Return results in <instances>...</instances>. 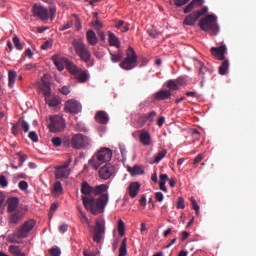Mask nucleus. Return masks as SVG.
Wrapping results in <instances>:
<instances>
[{"instance_id": "1", "label": "nucleus", "mask_w": 256, "mask_h": 256, "mask_svg": "<svg viewBox=\"0 0 256 256\" xmlns=\"http://www.w3.org/2000/svg\"><path fill=\"white\" fill-rule=\"evenodd\" d=\"M109 186L107 184H100L95 186L93 191L94 196H99L97 198L82 195V203L83 207L90 212L92 215L97 216L104 212V209L108 205L109 194L108 192Z\"/></svg>"}, {"instance_id": "2", "label": "nucleus", "mask_w": 256, "mask_h": 256, "mask_svg": "<svg viewBox=\"0 0 256 256\" xmlns=\"http://www.w3.org/2000/svg\"><path fill=\"white\" fill-rule=\"evenodd\" d=\"M113 157V152L109 148H101V150L97 151L90 160H88V165L92 167V169L97 170L103 164L111 161Z\"/></svg>"}, {"instance_id": "3", "label": "nucleus", "mask_w": 256, "mask_h": 256, "mask_svg": "<svg viewBox=\"0 0 256 256\" xmlns=\"http://www.w3.org/2000/svg\"><path fill=\"white\" fill-rule=\"evenodd\" d=\"M198 27L202 31L211 34V36H216L219 33V26L215 15H205L204 18L198 21Z\"/></svg>"}, {"instance_id": "4", "label": "nucleus", "mask_w": 256, "mask_h": 256, "mask_svg": "<svg viewBox=\"0 0 256 256\" xmlns=\"http://www.w3.org/2000/svg\"><path fill=\"white\" fill-rule=\"evenodd\" d=\"M73 48L74 52L80 57L83 63H87V67L94 66V62L90 61L91 54L89 48H87L82 39L73 40Z\"/></svg>"}, {"instance_id": "5", "label": "nucleus", "mask_w": 256, "mask_h": 256, "mask_svg": "<svg viewBox=\"0 0 256 256\" xmlns=\"http://www.w3.org/2000/svg\"><path fill=\"white\" fill-rule=\"evenodd\" d=\"M66 69H68L69 73H71V75L78 80V83H85L87 80H89V74H87V71L76 66L71 61L66 60Z\"/></svg>"}, {"instance_id": "6", "label": "nucleus", "mask_w": 256, "mask_h": 256, "mask_svg": "<svg viewBox=\"0 0 256 256\" xmlns=\"http://www.w3.org/2000/svg\"><path fill=\"white\" fill-rule=\"evenodd\" d=\"M41 83L43 86H41V91L43 92V96H45V102L48 104L50 107H57L60 104L59 99L56 97L50 98V82L47 80V75L41 77Z\"/></svg>"}, {"instance_id": "7", "label": "nucleus", "mask_w": 256, "mask_h": 256, "mask_svg": "<svg viewBox=\"0 0 256 256\" xmlns=\"http://www.w3.org/2000/svg\"><path fill=\"white\" fill-rule=\"evenodd\" d=\"M137 64V54L134 51V48L129 47L127 49V56L123 59L122 63H120V68L125 71H131L132 69L136 68Z\"/></svg>"}, {"instance_id": "8", "label": "nucleus", "mask_w": 256, "mask_h": 256, "mask_svg": "<svg viewBox=\"0 0 256 256\" xmlns=\"http://www.w3.org/2000/svg\"><path fill=\"white\" fill-rule=\"evenodd\" d=\"M90 139L83 134H74L71 138V147L76 150L86 149L90 146Z\"/></svg>"}, {"instance_id": "9", "label": "nucleus", "mask_w": 256, "mask_h": 256, "mask_svg": "<svg viewBox=\"0 0 256 256\" xmlns=\"http://www.w3.org/2000/svg\"><path fill=\"white\" fill-rule=\"evenodd\" d=\"M48 128L50 129V132L61 133L66 128V123L61 116H51Z\"/></svg>"}, {"instance_id": "10", "label": "nucleus", "mask_w": 256, "mask_h": 256, "mask_svg": "<svg viewBox=\"0 0 256 256\" xmlns=\"http://www.w3.org/2000/svg\"><path fill=\"white\" fill-rule=\"evenodd\" d=\"M33 17L40 19L41 21H49V9L41 6V4H33Z\"/></svg>"}, {"instance_id": "11", "label": "nucleus", "mask_w": 256, "mask_h": 256, "mask_svg": "<svg viewBox=\"0 0 256 256\" xmlns=\"http://www.w3.org/2000/svg\"><path fill=\"white\" fill-rule=\"evenodd\" d=\"M69 165H71V160L64 162V164L55 167V179H68L70 170Z\"/></svg>"}, {"instance_id": "12", "label": "nucleus", "mask_w": 256, "mask_h": 256, "mask_svg": "<svg viewBox=\"0 0 256 256\" xmlns=\"http://www.w3.org/2000/svg\"><path fill=\"white\" fill-rule=\"evenodd\" d=\"M64 108L66 112L71 114H78L82 111V105L75 100H68Z\"/></svg>"}, {"instance_id": "13", "label": "nucleus", "mask_w": 256, "mask_h": 256, "mask_svg": "<svg viewBox=\"0 0 256 256\" xmlns=\"http://www.w3.org/2000/svg\"><path fill=\"white\" fill-rule=\"evenodd\" d=\"M104 224L97 221L95 222V228H94V237L93 240L95 243L99 244L103 240V235H104Z\"/></svg>"}, {"instance_id": "14", "label": "nucleus", "mask_w": 256, "mask_h": 256, "mask_svg": "<svg viewBox=\"0 0 256 256\" xmlns=\"http://www.w3.org/2000/svg\"><path fill=\"white\" fill-rule=\"evenodd\" d=\"M212 56L216 57L219 61H226L225 54H226V46L221 45L219 47H212L211 48Z\"/></svg>"}, {"instance_id": "15", "label": "nucleus", "mask_w": 256, "mask_h": 256, "mask_svg": "<svg viewBox=\"0 0 256 256\" xmlns=\"http://www.w3.org/2000/svg\"><path fill=\"white\" fill-rule=\"evenodd\" d=\"M35 228V220H27L22 224V227L19 229V233L21 234L22 237H27L29 232L33 231Z\"/></svg>"}, {"instance_id": "16", "label": "nucleus", "mask_w": 256, "mask_h": 256, "mask_svg": "<svg viewBox=\"0 0 256 256\" xmlns=\"http://www.w3.org/2000/svg\"><path fill=\"white\" fill-rule=\"evenodd\" d=\"M113 170V166H111L110 164H106L102 166L99 170V177L102 180H108L113 175Z\"/></svg>"}, {"instance_id": "17", "label": "nucleus", "mask_w": 256, "mask_h": 256, "mask_svg": "<svg viewBox=\"0 0 256 256\" xmlns=\"http://www.w3.org/2000/svg\"><path fill=\"white\" fill-rule=\"evenodd\" d=\"M24 218V213L21 210L13 212L8 218V222L13 225L19 224Z\"/></svg>"}, {"instance_id": "18", "label": "nucleus", "mask_w": 256, "mask_h": 256, "mask_svg": "<svg viewBox=\"0 0 256 256\" xmlns=\"http://www.w3.org/2000/svg\"><path fill=\"white\" fill-rule=\"evenodd\" d=\"M139 141L144 146H150L151 144V135L150 132L142 130L139 134Z\"/></svg>"}, {"instance_id": "19", "label": "nucleus", "mask_w": 256, "mask_h": 256, "mask_svg": "<svg viewBox=\"0 0 256 256\" xmlns=\"http://www.w3.org/2000/svg\"><path fill=\"white\" fill-rule=\"evenodd\" d=\"M6 204L8 205L6 210L10 213H14L15 209H17V207L19 206V198L17 197L8 198V200L6 201Z\"/></svg>"}, {"instance_id": "20", "label": "nucleus", "mask_w": 256, "mask_h": 256, "mask_svg": "<svg viewBox=\"0 0 256 256\" xmlns=\"http://www.w3.org/2000/svg\"><path fill=\"white\" fill-rule=\"evenodd\" d=\"M52 61H54L55 67H57V70L62 71L64 70V65L66 66V61H69L68 59L61 58L58 55L52 56Z\"/></svg>"}, {"instance_id": "21", "label": "nucleus", "mask_w": 256, "mask_h": 256, "mask_svg": "<svg viewBox=\"0 0 256 256\" xmlns=\"http://www.w3.org/2000/svg\"><path fill=\"white\" fill-rule=\"evenodd\" d=\"M199 18V14H189L186 17H184V25L193 27L195 26V23H197Z\"/></svg>"}, {"instance_id": "22", "label": "nucleus", "mask_w": 256, "mask_h": 256, "mask_svg": "<svg viewBox=\"0 0 256 256\" xmlns=\"http://www.w3.org/2000/svg\"><path fill=\"white\" fill-rule=\"evenodd\" d=\"M141 188V184L139 182H132L129 185V196L130 198H136L137 193H139V189Z\"/></svg>"}, {"instance_id": "23", "label": "nucleus", "mask_w": 256, "mask_h": 256, "mask_svg": "<svg viewBox=\"0 0 256 256\" xmlns=\"http://www.w3.org/2000/svg\"><path fill=\"white\" fill-rule=\"evenodd\" d=\"M95 120L101 123V125H106L109 122L108 114L104 111H99L95 114Z\"/></svg>"}, {"instance_id": "24", "label": "nucleus", "mask_w": 256, "mask_h": 256, "mask_svg": "<svg viewBox=\"0 0 256 256\" xmlns=\"http://www.w3.org/2000/svg\"><path fill=\"white\" fill-rule=\"evenodd\" d=\"M194 61H197L198 63V76L202 78V80L205 79V73L209 72V69L205 67L204 63L199 61L197 58H193Z\"/></svg>"}, {"instance_id": "25", "label": "nucleus", "mask_w": 256, "mask_h": 256, "mask_svg": "<svg viewBox=\"0 0 256 256\" xmlns=\"http://www.w3.org/2000/svg\"><path fill=\"white\" fill-rule=\"evenodd\" d=\"M172 96L171 90H162L160 92H156L155 98L156 100H167L170 99Z\"/></svg>"}, {"instance_id": "26", "label": "nucleus", "mask_w": 256, "mask_h": 256, "mask_svg": "<svg viewBox=\"0 0 256 256\" xmlns=\"http://www.w3.org/2000/svg\"><path fill=\"white\" fill-rule=\"evenodd\" d=\"M8 252H10L12 256H26V254L22 252L21 248L17 245H10L8 247Z\"/></svg>"}, {"instance_id": "27", "label": "nucleus", "mask_w": 256, "mask_h": 256, "mask_svg": "<svg viewBox=\"0 0 256 256\" xmlns=\"http://www.w3.org/2000/svg\"><path fill=\"white\" fill-rule=\"evenodd\" d=\"M108 42L109 46L115 47V48H120V40H118L117 36L111 32H108Z\"/></svg>"}, {"instance_id": "28", "label": "nucleus", "mask_w": 256, "mask_h": 256, "mask_svg": "<svg viewBox=\"0 0 256 256\" xmlns=\"http://www.w3.org/2000/svg\"><path fill=\"white\" fill-rule=\"evenodd\" d=\"M94 190H95V187L90 186L89 183L85 181L82 182L81 192L83 196H89L90 194H93Z\"/></svg>"}, {"instance_id": "29", "label": "nucleus", "mask_w": 256, "mask_h": 256, "mask_svg": "<svg viewBox=\"0 0 256 256\" xmlns=\"http://www.w3.org/2000/svg\"><path fill=\"white\" fill-rule=\"evenodd\" d=\"M52 195H54L55 198L60 197L62 195V184L61 182L57 181L52 186Z\"/></svg>"}, {"instance_id": "30", "label": "nucleus", "mask_w": 256, "mask_h": 256, "mask_svg": "<svg viewBox=\"0 0 256 256\" xmlns=\"http://www.w3.org/2000/svg\"><path fill=\"white\" fill-rule=\"evenodd\" d=\"M127 171H129L130 175L137 176V175H143L144 170L143 167L136 165L134 167H127Z\"/></svg>"}, {"instance_id": "31", "label": "nucleus", "mask_w": 256, "mask_h": 256, "mask_svg": "<svg viewBox=\"0 0 256 256\" xmlns=\"http://www.w3.org/2000/svg\"><path fill=\"white\" fill-rule=\"evenodd\" d=\"M87 41H88V44H90L92 46H96L97 37H96V33L93 30H88V32H87Z\"/></svg>"}, {"instance_id": "32", "label": "nucleus", "mask_w": 256, "mask_h": 256, "mask_svg": "<svg viewBox=\"0 0 256 256\" xmlns=\"http://www.w3.org/2000/svg\"><path fill=\"white\" fill-rule=\"evenodd\" d=\"M155 117H157V112H155V111H151L150 113H148V114H142V116H141V120H142V122H146V121H148V122H153L154 121V119H155Z\"/></svg>"}, {"instance_id": "33", "label": "nucleus", "mask_w": 256, "mask_h": 256, "mask_svg": "<svg viewBox=\"0 0 256 256\" xmlns=\"http://www.w3.org/2000/svg\"><path fill=\"white\" fill-rule=\"evenodd\" d=\"M167 180H169V176L167 174H160V182H158V185L160 186V190L165 193H167V187H165Z\"/></svg>"}, {"instance_id": "34", "label": "nucleus", "mask_w": 256, "mask_h": 256, "mask_svg": "<svg viewBox=\"0 0 256 256\" xmlns=\"http://www.w3.org/2000/svg\"><path fill=\"white\" fill-rule=\"evenodd\" d=\"M229 67L230 63L228 62V60H223V62L219 66V75L225 76L228 73Z\"/></svg>"}, {"instance_id": "35", "label": "nucleus", "mask_w": 256, "mask_h": 256, "mask_svg": "<svg viewBox=\"0 0 256 256\" xmlns=\"http://www.w3.org/2000/svg\"><path fill=\"white\" fill-rule=\"evenodd\" d=\"M27 236H21V233L19 234H10L8 235V242L10 243H19V239H24Z\"/></svg>"}, {"instance_id": "36", "label": "nucleus", "mask_w": 256, "mask_h": 256, "mask_svg": "<svg viewBox=\"0 0 256 256\" xmlns=\"http://www.w3.org/2000/svg\"><path fill=\"white\" fill-rule=\"evenodd\" d=\"M15 77H17V72L10 70L8 72V87H14Z\"/></svg>"}, {"instance_id": "37", "label": "nucleus", "mask_w": 256, "mask_h": 256, "mask_svg": "<svg viewBox=\"0 0 256 256\" xmlns=\"http://www.w3.org/2000/svg\"><path fill=\"white\" fill-rule=\"evenodd\" d=\"M167 88H169L168 91H171V92L178 91L179 90L178 80L167 81Z\"/></svg>"}, {"instance_id": "38", "label": "nucleus", "mask_w": 256, "mask_h": 256, "mask_svg": "<svg viewBox=\"0 0 256 256\" xmlns=\"http://www.w3.org/2000/svg\"><path fill=\"white\" fill-rule=\"evenodd\" d=\"M110 56H111V62L118 63V62L122 61L123 52L118 50V52L116 54L110 53Z\"/></svg>"}, {"instance_id": "39", "label": "nucleus", "mask_w": 256, "mask_h": 256, "mask_svg": "<svg viewBox=\"0 0 256 256\" xmlns=\"http://www.w3.org/2000/svg\"><path fill=\"white\" fill-rule=\"evenodd\" d=\"M127 255V238H123L122 244L120 245L118 256H126Z\"/></svg>"}, {"instance_id": "40", "label": "nucleus", "mask_w": 256, "mask_h": 256, "mask_svg": "<svg viewBox=\"0 0 256 256\" xmlns=\"http://www.w3.org/2000/svg\"><path fill=\"white\" fill-rule=\"evenodd\" d=\"M165 155H167V150L166 149H164L162 151H159L154 156L155 160H153V163H155V164L160 163V161H162V159H164Z\"/></svg>"}, {"instance_id": "41", "label": "nucleus", "mask_w": 256, "mask_h": 256, "mask_svg": "<svg viewBox=\"0 0 256 256\" xmlns=\"http://www.w3.org/2000/svg\"><path fill=\"white\" fill-rule=\"evenodd\" d=\"M50 256H61V249L57 246L48 249Z\"/></svg>"}, {"instance_id": "42", "label": "nucleus", "mask_w": 256, "mask_h": 256, "mask_svg": "<svg viewBox=\"0 0 256 256\" xmlns=\"http://www.w3.org/2000/svg\"><path fill=\"white\" fill-rule=\"evenodd\" d=\"M191 201V208L199 215L200 206L197 204V200L194 197L190 198Z\"/></svg>"}, {"instance_id": "43", "label": "nucleus", "mask_w": 256, "mask_h": 256, "mask_svg": "<svg viewBox=\"0 0 256 256\" xmlns=\"http://www.w3.org/2000/svg\"><path fill=\"white\" fill-rule=\"evenodd\" d=\"M125 233V224L122 220H118V235L122 236Z\"/></svg>"}, {"instance_id": "44", "label": "nucleus", "mask_w": 256, "mask_h": 256, "mask_svg": "<svg viewBox=\"0 0 256 256\" xmlns=\"http://www.w3.org/2000/svg\"><path fill=\"white\" fill-rule=\"evenodd\" d=\"M17 124H19V127L22 128V130H24V133L29 131V124L26 121L20 119Z\"/></svg>"}, {"instance_id": "45", "label": "nucleus", "mask_w": 256, "mask_h": 256, "mask_svg": "<svg viewBox=\"0 0 256 256\" xmlns=\"http://www.w3.org/2000/svg\"><path fill=\"white\" fill-rule=\"evenodd\" d=\"M13 45L15 46V48L19 51H22L23 47H22V44H21V40H19L18 37H13Z\"/></svg>"}, {"instance_id": "46", "label": "nucleus", "mask_w": 256, "mask_h": 256, "mask_svg": "<svg viewBox=\"0 0 256 256\" xmlns=\"http://www.w3.org/2000/svg\"><path fill=\"white\" fill-rule=\"evenodd\" d=\"M177 209L179 210L185 209V199L183 197L177 198Z\"/></svg>"}, {"instance_id": "47", "label": "nucleus", "mask_w": 256, "mask_h": 256, "mask_svg": "<svg viewBox=\"0 0 256 256\" xmlns=\"http://www.w3.org/2000/svg\"><path fill=\"white\" fill-rule=\"evenodd\" d=\"M56 11H57V8L55 7L54 4L50 5V7H48V14L50 13V18H52V20L55 18Z\"/></svg>"}, {"instance_id": "48", "label": "nucleus", "mask_w": 256, "mask_h": 256, "mask_svg": "<svg viewBox=\"0 0 256 256\" xmlns=\"http://www.w3.org/2000/svg\"><path fill=\"white\" fill-rule=\"evenodd\" d=\"M72 27H73V21H68V23H66L65 25L60 26L59 31L60 32L66 31Z\"/></svg>"}, {"instance_id": "49", "label": "nucleus", "mask_w": 256, "mask_h": 256, "mask_svg": "<svg viewBox=\"0 0 256 256\" xmlns=\"http://www.w3.org/2000/svg\"><path fill=\"white\" fill-rule=\"evenodd\" d=\"M80 221H82V224H90L89 218L82 211H80Z\"/></svg>"}, {"instance_id": "50", "label": "nucleus", "mask_w": 256, "mask_h": 256, "mask_svg": "<svg viewBox=\"0 0 256 256\" xmlns=\"http://www.w3.org/2000/svg\"><path fill=\"white\" fill-rule=\"evenodd\" d=\"M196 4L197 3L190 2V4L186 5V7H184V13H186V14L190 13L195 8Z\"/></svg>"}, {"instance_id": "51", "label": "nucleus", "mask_w": 256, "mask_h": 256, "mask_svg": "<svg viewBox=\"0 0 256 256\" xmlns=\"http://www.w3.org/2000/svg\"><path fill=\"white\" fill-rule=\"evenodd\" d=\"M17 156H19V167H22L24 162H26L27 156L25 154H21V152L17 153Z\"/></svg>"}, {"instance_id": "52", "label": "nucleus", "mask_w": 256, "mask_h": 256, "mask_svg": "<svg viewBox=\"0 0 256 256\" xmlns=\"http://www.w3.org/2000/svg\"><path fill=\"white\" fill-rule=\"evenodd\" d=\"M52 144L54 145V147H61V145H62L61 138H59V137L52 138Z\"/></svg>"}, {"instance_id": "53", "label": "nucleus", "mask_w": 256, "mask_h": 256, "mask_svg": "<svg viewBox=\"0 0 256 256\" xmlns=\"http://www.w3.org/2000/svg\"><path fill=\"white\" fill-rule=\"evenodd\" d=\"M29 139H31V141H33L34 143L38 142V135L36 134L35 131H31L28 134Z\"/></svg>"}, {"instance_id": "54", "label": "nucleus", "mask_w": 256, "mask_h": 256, "mask_svg": "<svg viewBox=\"0 0 256 256\" xmlns=\"http://www.w3.org/2000/svg\"><path fill=\"white\" fill-rule=\"evenodd\" d=\"M188 2H190V0H174V5L177 7H182L185 6Z\"/></svg>"}, {"instance_id": "55", "label": "nucleus", "mask_w": 256, "mask_h": 256, "mask_svg": "<svg viewBox=\"0 0 256 256\" xmlns=\"http://www.w3.org/2000/svg\"><path fill=\"white\" fill-rule=\"evenodd\" d=\"M0 186L3 188L8 186L7 178L4 175H0Z\"/></svg>"}, {"instance_id": "56", "label": "nucleus", "mask_w": 256, "mask_h": 256, "mask_svg": "<svg viewBox=\"0 0 256 256\" xmlns=\"http://www.w3.org/2000/svg\"><path fill=\"white\" fill-rule=\"evenodd\" d=\"M203 159H204V155L198 154V156L195 157V159L193 160V165L194 166L199 165V163L202 162Z\"/></svg>"}, {"instance_id": "57", "label": "nucleus", "mask_w": 256, "mask_h": 256, "mask_svg": "<svg viewBox=\"0 0 256 256\" xmlns=\"http://www.w3.org/2000/svg\"><path fill=\"white\" fill-rule=\"evenodd\" d=\"M148 34L150 35L151 38L157 39L159 36V33L155 29H150L148 30Z\"/></svg>"}, {"instance_id": "58", "label": "nucleus", "mask_w": 256, "mask_h": 256, "mask_svg": "<svg viewBox=\"0 0 256 256\" xmlns=\"http://www.w3.org/2000/svg\"><path fill=\"white\" fill-rule=\"evenodd\" d=\"M155 198L158 203H162L164 201V194H162L161 192H156Z\"/></svg>"}, {"instance_id": "59", "label": "nucleus", "mask_w": 256, "mask_h": 256, "mask_svg": "<svg viewBox=\"0 0 256 256\" xmlns=\"http://www.w3.org/2000/svg\"><path fill=\"white\" fill-rule=\"evenodd\" d=\"M59 92L62 95H69L70 90L68 86H62V88L59 89Z\"/></svg>"}, {"instance_id": "60", "label": "nucleus", "mask_w": 256, "mask_h": 256, "mask_svg": "<svg viewBox=\"0 0 256 256\" xmlns=\"http://www.w3.org/2000/svg\"><path fill=\"white\" fill-rule=\"evenodd\" d=\"M20 126L19 123L15 124L12 126V134L17 136L19 134V130H20Z\"/></svg>"}, {"instance_id": "61", "label": "nucleus", "mask_w": 256, "mask_h": 256, "mask_svg": "<svg viewBox=\"0 0 256 256\" xmlns=\"http://www.w3.org/2000/svg\"><path fill=\"white\" fill-rule=\"evenodd\" d=\"M92 25H94L95 29L100 30L101 28H103V23H101L100 20H95Z\"/></svg>"}, {"instance_id": "62", "label": "nucleus", "mask_w": 256, "mask_h": 256, "mask_svg": "<svg viewBox=\"0 0 256 256\" xmlns=\"http://www.w3.org/2000/svg\"><path fill=\"white\" fill-rule=\"evenodd\" d=\"M50 46H51L50 42L49 41H45L41 45L40 49L43 50V51H47V50H49Z\"/></svg>"}, {"instance_id": "63", "label": "nucleus", "mask_w": 256, "mask_h": 256, "mask_svg": "<svg viewBox=\"0 0 256 256\" xmlns=\"http://www.w3.org/2000/svg\"><path fill=\"white\" fill-rule=\"evenodd\" d=\"M19 189L22 191H26L27 190V182L22 180L19 182Z\"/></svg>"}, {"instance_id": "64", "label": "nucleus", "mask_w": 256, "mask_h": 256, "mask_svg": "<svg viewBox=\"0 0 256 256\" xmlns=\"http://www.w3.org/2000/svg\"><path fill=\"white\" fill-rule=\"evenodd\" d=\"M205 13H207V7H204V8H202V9L199 10V11H194V12L191 13V14H198V16H203Z\"/></svg>"}]
</instances>
